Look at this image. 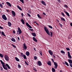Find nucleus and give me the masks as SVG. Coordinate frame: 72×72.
Wrapping results in <instances>:
<instances>
[{
    "instance_id": "nucleus-1",
    "label": "nucleus",
    "mask_w": 72,
    "mask_h": 72,
    "mask_svg": "<svg viewBox=\"0 0 72 72\" xmlns=\"http://www.w3.org/2000/svg\"><path fill=\"white\" fill-rule=\"evenodd\" d=\"M0 62L1 63V64H2V66L3 67V68L5 70H8V68L6 65H5V63L3 62L2 60H0Z\"/></svg>"
},
{
    "instance_id": "nucleus-2",
    "label": "nucleus",
    "mask_w": 72,
    "mask_h": 72,
    "mask_svg": "<svg viewBox=\"0 0 72 72\" xmlns=\"http://www.w3.org/2000/svg\"><path fill=\"white\" fill-rule=\"evenodd\" d=\"M44 29L45 31H46V32L47 33V34L50 36V32H49V30L47 27H46V26H44Z\"/></svg>"
},
{
    "instance_id": "nucleus-3",
    "label": "nucleus",
    "mask_w": 72,
    "mask_h": 72,
    "mask_svg": "<svg viewBox=\"0 0 72 72\" xmlns=\"http://www.w3.org/2000/svg\"><path fill=\"white\" fill-rule=\"evenodd\" d=\"M18 30H17V35H19V34L20 35L22 32V30H21V28H20L19 27L18 28Z\"/></svg>"
},
{
    "instance_id": "nucleus-4",
    "label": "nucleus",
    "mask_w": 72,
    "mask_h": 72,
    "mask_svg": "<svg viewBox=\"0 0 72 72\" xmlns=\"http://www.w3.org/2000/svg\"><path fill=\"white\" fill-rule=\"evenodd\" d=\"M4 57L6 61H8V60H9V56H8L5 55Z\"/></svg>"
},
{
    "instance_id": "nucleus-5",
    "label": "nucleus",
    "mask_w": 72,
    "mask_h": 72,
    "mask_svg": "<svg viewBox=\"0 0 72 72\" xmlns=\"http://www.w3.org/2000/svg\"><path fill=\"white\" fill-rule=\"evenodd\" d=\"M2 18L4 21H6L7 20V18H6V16L4 14L3 15H2Z\"/></svg>"
},
{
    "instance_id": "nucleus-6",
    "label": "nucleus",
    "mask_w": 72,
    "mask_h": 72,
    "mask_svg": "<svg viewBox=\"0 0 72 72\" xmlns=\"http://www.w3.org/2000/svg\"><path fill=\"white\" fill-rule=\"evenodd\" d=\"M54 65H55V66L54 67V68H55V69H57V67H58V64H57V63L55 62H54Z\"/></svg>"
},
{
    "instance_id": "nucleus-7",
    "label": "nucleus",
    "mask_w": 72,
    "mask_h": 72,
    "mask_svg": "<svg viewBox=\"0 0 72 72\" xmlns=\"http://www.w3.org/2000/svg\"><path fill=\"white\" fill-rule=\"evenodd\" d=\"M23 48L24 49V50H26L27 48V46H26V44L25 43H24L23 44Z\"/></svg>"
},
{
    "instance_id": "nucleus-8",
    "label": "nucleus",
    "mask_w": 72,
    "mask_h": 72,
    "mask_svg": "<svg viewBox=\"0 0 72 72\" xmlns=\"http://www.w3.org/2000/svg\"><path fill=\"white\" fill-rule=\"evenodd\" d=\"M68 56L69 57V59H71L72 58V56L71 55H70V53H69V52L68 51Z\"/></svg>"
},
{
    "instance_id": "nucleus-9",
    "label": "nucleus",
    "mask_w": 72,
    "mask_h": 72,
    "mask_svg": "<svg viewBox=\"0 0 72 72\" xmlns=\"http://www.w3.org/2000/svg\"><path fill=\"white\" fill-rule=\"evenodd\" d=\"M26 26H27V27H28L29 28H32V27H31V26H30V24H28V22H26Z\"/></svg>"
},
{
    "instance_id": "nucleus-10",
    "label": "nucleus",
    "mask_w": 72,
    "mask_h": 72,
    "mask_svg": "<svg viewBox=\"0 0 72 72\" xmlns=\"http://www.w3.org/2000/svg\"><path fill=\"white\" fill-rule=\"evenodd\" d=\"M37 64V65H39V66H41L42 65V64L41 63V62H40V61H39L38 62V63Z\"/></svg>"
},
{
    "instance_id": "nucleus-11",
    "label": "nucleus",
    "mask_w": 72,
    "mask_h": 72,
    "mask_svg": "<svg viewBox=\"0 0 72 72\" xmlns=\"http://www.w3.org/2000/svg\"><path fill=\"white\" fill-rule=\"evenodd\" d=\"M12 14L14 16V17H15V13L14 11H12Z\"/></svg>"
},
{
    "instance_id": "nucleus-12",
    "label": "nucleus",
    "mask_w": 72,
    "mask_h": 72,
    "mask_svg": "<svg viewBox=\"0 0 72 72\" xmlns=\"http://www.w3.org/2000/svg\"><path fill=\"white\" fill-rule=\"evenodd\" d=\"M6 4H7V5H8L10 7H11L12 6V5H11V4L10 3L8 2H7L6 3Z\"/></svg>"
},
{
    "instance_id": "nucleus-13",
    "label": "nucleus",
    "mask_w": 72,
    "mask_h": 72,
    "mask_svg": "<svg viewBox=\"0 0 72 72\" xmlns=\"http://www.w3.org/2000/svg\"><path fill=\"white\" fill-rule=\"evenodd\" d=\"M41 3L42 4H44V5H45V6H46V4L45 2H44V1L42 0V1H41Z\"/></svg>"
},
{
    "instance_id": "nucleus-14",
    "label": "nucleus",
    "mask_w": 72,
    "mask_h": 72,
    "mask_svg": "<svg viewBox=\"0 0 72 72\" xmlns=\"http://www.w3.org/2000/svg\"><path fill=\"white\" fill-rule=\"evenodd\" d=\"M33 39L34 41H35V42H37V40L35 38V37H33Z\"/></svg>"
},
{
    "instance_id": "nucleus-15",
    "label": "nucleus",
    "mask_w": 72,
    "mask_h": 72,
    "mask_svg": "<svg viewBox=\"0 0 72 72\" xmlns=\"http://www.w3.org/2000/svg\"><path fill=\"white\" fill-rule=\"evenodd\" d=\"M47 64L49 65V66H51V62L50 61H49L47 62Z\"/></svg>"
},
{
    "instance_id": "nucleus-16",
    "label": "nucleus",
    "mask_w": 72,
    "mask_h": 72,
    "mask_svg": "<svg viewBox=\"0 0 72 72\" xmlns=\"http://www.w3.org/2000/svg\"><path fill=\"white\" fill-rule=\"evenodd\" d=\"M48 52L51 55H53V52L51 51V50H50L48 51Z\"/></svg>"
},
{
    "instance_id": "nucleus-17",
    "label": "nucleus",
    "mask_w": 72,
    "mask_h": 72,
    "mask_svg": "<svg viewBox=\"0 0 72 72\" xmlns=\"http://www.w3.org/2000/svg\"><path fill=\"white\" fill-rule=\"evenodd\" d=\"M8 26H9V27H11V26H12V24L10 22H8Z\"/></svg>"
},
{
    "instance_id": "nucleus-18",
    "label": "nucleus",
    "mask_w": 72,
    "mask_h": 72,
    "mask_svg": "<svg viewBox=\"0 0 72 72\" xmlns=\"http://www.w3.org/2000/svg\"><path fill=\"white\" fill-rule=\"evenodd\" d=\"M65 13H66V15H67V16H68V17H69L70 15H69V13L67 12H66L65 11H64Z\"/></svg>"
},
{
    "instance_id": "nucleus-19",
    "label": "nucleus",
    "mask_w": 72,
    "mask_h": 72,
    "mask_svg": "<svg viewBox=\"0 0 72 72\" xmlns=\"http://www.w3.org/2000/svg\"><path fill=\"white\" fill-rule=\"evenodd\" d=\"M68 61L70 64H72V60H71V59H68Z\"/></svg>"
},
{
    "instance_id": "nucleus-20",
    "label": "nucleus",
    "mask_w": 72,
    "mask_h": 72,
    "mask_svg": "<svg viewBox=\"0 0 72 72\" xmlns=\"http://www.w3.org/2000/svg\"><path fill=\"white\" fill-rule=\"evenodd\" d=\"M11 40L12 41H13V42H15V39L13 38H12Z\"/></svg>"
},
{
    "instance_id": "nucleus-21",
    "label": "nucleus",
    "mask_w": 72,
    "mask_h": 72,
    "mask_svg": "<svg viewBox=\"0 0 72 72\" xmlns=\"http://www.w3.org/2000/svg\"><path fill=\"white\" fill-rule=\"evenodd\" d=\"M26 55L27 56H29V55H30V52L28 51H26Z\"/></svg>"
},
{
    "instance_id": "nucleus-22",
    "label": "nucleus",
    "mask_w": 72,
    "mask_h": 72,
    "mask_svg": "<svg viewBox=\"0 0 72 72\" xmlns=\"http://www.w3.org/2000/svg\"><path fill=\"white\" fill-rule=\"evenodd\" d=\"M6 66H7L8 69H10V66H9V65H8V64H6Z\"/></svg>"
},
{
    "instance_id": "nucleus-23",
    "label": "nucleus",
    "mask_w": 72,
    "mask_h": 72,
    "mask_svg": "<svg viewBox=\"0 0 72 72\" xmlns=\"http://www.w3.org/2000/svg\"><path fill=\"white\" fill-rule=\"evenodd\" d=\"M17 7L18 8V9H19V10H21V11L22 10V8H21V7H19V5H17Z\"/></svg>"
},
{
    "instance_id": "nucleus-24",
    "label": "nucleus",
    "mask_w": 72,
    "mask_h": 72,
    "mask_svg": "<svg viewBox=\"0 0 72 72\" xmlns=\"http://www.w3.org/2000/svg\"><path fill=\"white\" fill-rule=\"evenodd\" d=\"M21 21L23 24H24V20H23V19H21Z\"/></svg>"
},
{
    "instance_id": "nucleus-25",
    "label": "nucleus",
    "mask_w": 72,
    "mask_h": 72,
    "mask_svg": "<svg viewBox=\"0 0 72 72\" xmlns=\"http://www.w3.org/2000/svg\"><path fill=\"white\" fill-rule=\"evenodd\" d=\"M32 35L34 37H35L36 36V35L35 33H32Z\"/></svg>"
},
{
    "instance_id": "nucleus-26",
    "label": "nucleus",
    "mask_w": 72,
    "mask_h": 72,
    "mask_svg": "<svg viewBox=\"0 0 72 72\" xmlns=\"http://www.w3.org/2000/svg\"><path fill=\"white\" fill-rule=\"evenodd\" d=\"M15 59L16 61H17V62H19V60L17 57H15Z\"/></svg>"
},
{
    "instance_id": "nucleus-27",
    "label": "nucleus",
    "mask_w": 72,
    "mask_h": 72,
    "mask_svg": "<svg viewBox=\"0 0 72 72\" xmlns=\"http://www.w3.org/2000/svg\"><path fill=\"white\" fill-rule=\"evenodd\" d=\"M1 34L2 35H3V36H6V35H5V34H4V33L3 32H1Z\"/></svg>"
},
{
    "instance_id": "nucleus-28",
    "label": "nucleus",
    "mask_w": 72,
    "mask_h": 72,
    "mask_svg": "<svg viewBox=\"0 0 72 72\" xmlns=\"http://www.w3.org/2000/svg\"><path fill=\"white\" fill-rule=\"evenodd\" d=\"M52 71L53 72H55V69L54 68H53L52 69Z\"/></svg>"
},
{
    "instance_id": "nucleus-29",
    "label": "nucleus",
    "mask_w": 72,
    "mask_h": 72,
    "mask_svg": "<svg viewBox=\"0 0 72 72\" xmlns=\"http://www.w3.org/2000/svg\"><path fill=\"white\" fill-rule=\"evenodd\" d=\"M61 19L62 21H66L65 19L63 17H61Z\"/></svg>"
},
{
    "instance_id": "nucleus-30",
    "label": "nucleus",
    "mask_w": 72,
    "mask_h": 72,
    "mask_svg": "<svg viewBox=\"0 0 72 72\" xmlns=\"http://www.w3.org/2000/svg\"><path fill=\"white\" fill-rule=\"evenodd\" d=\"M37 16H38V17L39 18H40V19H42V18L41 17H40V15L39 14H38L37 15Z\"/></svg>"
},
{
    "instance_id": "nucleus-31",
    "label": "nucleus",
    "mask_w": 72,
    "mask_h": 72,
    "mask_svg": "<svg viewBox=\"0 0 72 72\" xmlns=\"http://www.w3.org/2000/svg\"><path fill=\"white\" fill-rule=\"evenodd\" d=\"M23 56L24 59H27V58H26V55H23Z\"/></svg>"
},
{
    "instance_id": "nucleus-32",
    "label": "nucleus",
    "mask_w": 72,
    "mask_h": 72,
    "mask_svg": "<svg viewBox=\"0 0 72 72\" xmlns=\"http://www.w3.org/2000/svg\"><path fill=\"white\" fill-rule=\"evenodd\" d=\"M0 6L1 8H3V5L1 4H0Z\"/></svg>"
},
{
    "instance_id": "nucleus-33",
    "label": "nucleus",
    "mask_w": 72,
    "mask_h": 72,
    "mask_svg": "<svg viewBox=\"0 0 72 72\" xmlns=\"http://www.w3.org/2000/svg\"><path fill=\"white\" fill-rule=\"evenodd\" d=\"M50 35L51 37H52L53 36V33L51 32H50Z\"/></svg>"
},
{
    "instance_id": "nucleus-34",
    "label": "nucleus",
    "mask_w": 72,
    "mask_h": 72,
    "mask_svg": "<svg viewBox=\"0 0 72 72\" xmlns=\"http://www.w3.org/2000/svg\"><path fill=\"white\" fill-rule=\"evenodd\" d=\"M61 15H62V16H63V17H65V15H64V13L62 12L61 13Z\"/></svg>"
},
{
    "instance_id": "nucleus-35",
    "label": "nucleus",
    "mask_w": 72,
    "mask_h": 72,
    "mask_svg": "<svg viewBox=\"0 0 72 72\" xmlns=\"http://www.w3.org/2000/svg\"><path fill=\"white\" fill-rule=\"evenodd\" d=\"M0 57L2 58H3V54L0 53Z\"/></svg>"
},
{
    "instance_id": "nucleus-36",
    "label": "nucleus",
    "mask_w": 72,
    "mask_h": 72,
    "mask_svg": "<svg viewBox=\"0 0 72 72\" xmlns=\"http://www.w3.org/2000/svg\"><path fill=\"white\" fill-rule=\"evenodd\" d=\"M48 27L50 28H51V29H52V28H53V27H52L51 26L48 25Z\"/></svg>"
},
{
    "instance_id": "nucleus-37",
    "label": "nucleus",
    "mask_w": 72,
    "mask_h": 72,
    "mask_svg": "<svg viewBox=\"0 0 72 72\" xmlns=\"http://www.w3.org/2000/svg\"><path fill=\"white\" fill-rule=\"evenodd\" d=\"M20 1H21V2H22V3H23V4H24V1H23V0H19Z\"/></svg>"
},
{
    "instance_id": "nucleus-38",
    "label": "nucleus",
    "mask_w": 72,
    "mask_h": 72,
    "mask_svg": "<svg viewBox=\"0 0 72 72\" xmlns=\"http://www.w3.org/2000/svg\"><path fill=\"white\" fill-rule=\"evenodd\" d=\"M65 62L67 66H69V65H68V64L66 61H65Z\"/></svg>"
},
{
    "instance_id": "nucleus-39",
    "label": "nucleus",
    "mask_w": 72,
    "mask_h": 72,
    "mask_svg": "<svg viewBox=\"0 0 72 72\" xmlns=\"http://www.w3.org/2000/svg\"><path fill=\"white\" fill-rule=\"evenodd\" d=\"M59 26L61 27V28H62V25L60 23H59Z\"/></svg>"
},
{
    "instance_id": "nucleus-40",
    "label": "nucleus",
    "mask_w": 72,
    "mask_h": 72,
    "mask_svg": "<svg viewBox=\"0 0 72 72\" xmlns=\"http://www.w3.org/2000/svg\"><path fill=\"white\" fill-rule=\"evenodd\" d=\"M61 53H63V54L65 53V52H64L63 50H62L61 51Z\"/></svg>"
},
{
    "instance_id": "nucleus-41",
    "label": "nucleus",
    "mask_w": 72,
    "mask_h": 72,
    "mask_svg": "<svg viewBox=\"0 0 72 72\" xmlns=\"http://www.w3.org/2000/svg\"><path fill=\"white\" fill-rule=\"evenodd\" d=\"M66 49L68 51H69V50H70V49H69V48L68 47V48H66Z\"/></svg>"
},
{
    "instance_id": "nucleus-42",
    "label": "nucleus",
    "mask_w": 72,
    "mask_h": 72,
    "mask_svg": "<svg viewBox=\"0 0 72 72\" xmlns=\"http://www.w3.org/2000/svg\"><path fill=\"white\" fill-rule=\"evenodd\" d=\"M12 45L13 47L14 48H16V46H15L13 44H12Z\"/></svg>"
},
{
    "instance_id": "nucleus-43",
    "label": "nucleus",
    "mask_w": 72,
    "mask_h": 72,
    "mask_svg": "<svg viewBox=\"0 0 72 72\" xmlns=\"http://www.w3.org/2000/svg\"><path fill=\"white\" fill-rule=\"evenodd\" d=\"M37 57L36 56H34V58L35 60H36L37 59Z\"/></svg>"
},
{
    "instance_id": "nucleus-44",
    "label": "nucleus",
    "mask_w": 72,
    "mask_h": 72,
    "mask_svg": "<svg viewBox=\"0 0 72 72\" xmlns=\"http://www.w3.org/2000/svg\"><path fill=\"white\" fill-rule=\"evenodd\" d=\"M39 53H40V55H41V56H42V51H40L39 52Z\"/></svg>"
},
{
    "instance_id": "nucleus-45",
    "label": "nucleus",
    "mask_w": 72,
    "mask_h": 72,
    "mask_svg": "<svg viewBox=\"0 0 72 72\" xmlns=\"http://www.w3.org/2000/svg\"><path fill=\"white\" fill-rule=\"evenodd\" d=\"M64 7H65V8H68V6H67V5H64Z\"/></svg>"
},
{
    "instance_id": "nucleus-46",
    "label": "nucleus",
    "mask_w": 72,
    "mask_h": 72,
    "mask_svg": "<svg viewBox=\"0 0 72 72\" xmlns=\"http://www.w3.org/2000/svg\"><path fill=\"white\" fill-rule=\"evenodd\" d=\"M27 15H28V17H31V15H30V14L28 13Z\"/></svg>"
},
{
    "instance_id": "nucleus-47",
    "label": "nucleus",
    "mask_w": 72,
    "mask_h": 72,
    "mask_svg": "<svg viewBox=\"0 0 72 72\" xmlns=\"http://www.w3.org/2000/svg\"><path fill=\"white\" fill-rule=\"evenodd\" d=\"M0 68H1V70L2 71H3V68L0 67Z\"/></svg>"
},
{
    "instance_id": "nucleus-48",
    "label": "nucleus",
    "mask_w": 72,
    "mask_h": 72,
    "mask_svg": "<svg viewBox=\"0 0 72 72\" xmlns=\"http://www.w3.org/2000/svg\"><path fill=\"white\" fill-rule=\"evenodd\" d=\"M0 28L2 30V29H4V28H3V27L1 26H0Z\"/></svg>"
},
{
    "instance_id": "nucleus-49",
    "label": "nucleus",
    "mask_w": 72,
    "mask_h": 72,
    "mask_svg": "<svg viewBox=\"0 0 72 72\" xmlns=\"http://www.w3.org/2000/svg\"><path fill=\"white\" fill-rule=\"evenodd\" d=\"M25 63L26 65H28V63H27V62H26V61H25Z\"/></svg>"
},
{
    "instance_id": "nucleus-50",
    "label": "nucleus",
    "mask_w": 72,
    "mask_h": 72,
    "mask_svg": "<svg viewBox=\"0 0 72 72\" xmlns=\"http://www.w3.org/2000/svg\"><path fill=\"white\" fill-rule=\"evenodd\" d=\"M18 67H19V68H21V65H20V64H19L18 65Z\"/></svg>"
},
{
    "instance_id": "nucleus-51",
    "label": "nucleus",
    "mask_w": 72,
    "mask_h": 72,
    "mask_svg": "<svg viewBox=\"0 0 72 72\" xmlns=\"http://www.w3.org/2000/svg\"><path fill=\"white\" fill-rule=\"evenodd\" d=\"M17 39L18 40V41H19V40H20V39H19V37H17Z\"/></svg>"
},
{
    "instance_id": "nucleus-52",
    "label": "nucleus",
    "mask_w": 72,
    "mask_h": 72,
    "mask_svg": "<svg viewBox=\"0 0 72 72\" xmlns=\"http://www.w3.org/2000/svg\"><path fill=\"white\" fill-rule=\"evenodd\" d=\"M51 59L52 61L53 62V63H54V60L53 58Z\"/></svg>"
},
{
    "instance_id": "nucleus-53",
    "label": "nucleus",
    "mask_w": 72,
    "mask_h": 72,
    "mask_svg": "<svg viewBox=\"0 0 72 72\" xmlns=\"http://www.w3.org/2000/svg\"><path fill=\"white\" fill-rule=\"evenodd\" d=\"M13 33H15V30H14L13 31Z\"/></svg>"
},
{
    "instance_id": "nucleus-54",
    "label": "nucleus",
    "mask_w": 72,
    "mask_h": 72,
    "mask_svg": "<svg viewBox=\"0 0 72 72\" xmlns=\"http://www.w3.org/2000/svg\"><path fill=\"white\" fill-rule=\"evenodd\" d=\"M43 14H44V15H46V13L44 12H43Z\"/></svg>"
},
{
    "instance_id": "nucleus-55",
    "label": "nucleus",
    "mask_w": 72,
    "mask_h": 72,
    "mask_svg": "<svg viewBox=\"0 0 72 72\" xmlns=\"http://www.w3.org/2000/svg\"><path fill=\"white\" fill-rule=\"evenodd\" d=\"M29 30H30V31H33V29H29Z\"/></svg>"
},
{
    "instance_id": "nucleus-56",
    "label": "nucleus",
    "mask_w": 72,
    "mask_h": 72,
    "mask_svg": "<svg viewBox=\"0 0 72 72\" xmlns=\"http://www.w3.org/2000/svg\"><path fill=\"white\" fill-rule=\"evenodd\" d=\"M23 53H21V56H22V57H23Z\"/></svg>"
},
{
    "instance_id": "nucleus-57",
    "label": "nucleus",
    "mask_w": 72,
    "mask_h": 72,
    "mask_svg": "<svg viewBox=\"0 0 72 72\" xmlns=\"http://www.w3.org/2000/svg\"><path fill=\"white\" fill-rule=\"evenodd\" d=\"M33 70H34V71H37V70H36V69L35 68H33Z\"/></svg>"
},
{
    "instance_id": "nucleus-58",
    "label": "nucleus",
    "mask_w": 72,
    "mask_h": 72,
    "mask_svg": "<svg viewBox=\"0 0 72 72\" xmlns=\"http://www.w3.org/2000/svg\"><path fill=\"white\" fill-rule=\"evenodd\" d=\"M33 49L34 50H35V51H36V48H34Z\"/></svg>"
},
{
    "instance_id": "nucleus-59",
    "label": "nucleus",
    "mask_w": 72,
    "mask_h": 72,
    "mask_svg": "<svg viewBox=\"0 0 72 72\" xmlns=\"http://www.w3.org/2000/svg\"><path fill=\"white\" fill-rule=\"evenodd\" d=\"M58 3H60V0H58Z\"/></svg>"
},
{
    "instance_id": "nucleus-60",
    "label": "nucleus",
    "mask_w": 72,
    "mask_h": 72,
    "mask_svg": "<svg viewBox=\"0 0 72 72\" xmlns=\"http://www.w3.org/2000/svg\"><path fill=\"white\" fill-rule=\"evenodd\" d=\"M21 15H22V17H23V13H22L21 14Z\"/></svg>"
},
{
    "instance_id": "nucleus-61",
    "label": "nucleus",
    "mask_w": 72,
    "mask_h": 72,
    "mask_svg": "<svg viewBox=\"0 0 72 72\" xmlns=\"http://www.w3.org/2000/svg\"><path fill=\"white\" fill-rule=\"evenodd\" d=\"M53 57L54 58H55V55H53Z\"/></svg>"
},
{
    "instance_id": "nucleus-62",
    "label": "nucleus",
    "mask_w": 72,
    "mask_h": 72,
    "mask_svg": "<svg viewBox=\"0 0 72 72\" xmlns=\"http://www.w3.org/2000/svg\"><path fill=\"white\" fill-rule=\"evenodd\" d=\"M34 23H36V24H37V22H36V21L34 22Z\"/></svg>"
},
{
    "instance_id": "nucleus-63",
    "label": "nucleus",
    "mask_w": 72,
    "mask_h": 72,
    "mask_svg": "<svg viewBox=\"0 0 72 72\" xmlns=\"http://www.w3.org/2000/svg\"><path fill=\"white\" fill-rule=\"evenodd\" d=\"M70 26H72V23H70Z\"/></svg>"
},
{
    "instance_id": "nucleus-64",
    "label": "nucleus",
    "mask_w": 72,
    "mask_h": 72,
    "mask_svg": "<svg viewBox=\"0 0 72 72\" xmlns=\"http://www.w3.org/2000/svg\"><path fill=\"white\" fill-rule=\"evenodd\" d=\"M60 72H63V71H62V70H60Z\"/></svg>"
}]
</instances>
